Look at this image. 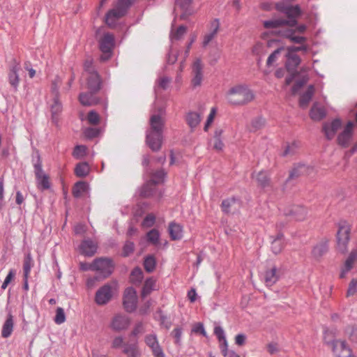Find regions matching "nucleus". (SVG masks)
<instances>
[{
  "mask_svg": "<svg viewBox=\"0 0 357 357\" xmlns=\"http://www.w3.org/2000/svg\"><path fill=\"white\" fill-rule=\"evenodd\" d=\"M165 121L160 114H153L150 118V129L146 132V143L153 151L160 149L162 142V130Z\"/></svg>",
  "mask_w": 357,
  "mask_h": 357,
  "instance_id": "nucleus-1",
  "label": "nucleus"
},
{
  "mask_svg": "<svg viewBox=\"0 0 357 357\" xmlns=\"http://www.w3.org/2000/svg\"><path fill=\"white\" fill-rule=\"evenodd\" d=\"M255 98L253 92L245 85L231 87L225 94L227 102L232 105H243L251 102Z\"/></svg>",
  "mask_w": 357,
  "mask_h": 357,
  "instance_id": "nucleus-2",
  "label": "nucleus"
},
{
  "mask_svg": "<svg viewBox=\"0 0 357 357\" xmlns=\"http://www.w3.org/2000/svg\"><path fill=\"white\" fill-rule=\"evenodd\" d=\"M130 5V0H119L116 8L110 10L107 13L105 17L106 24L110 27L114 26L116 21L124 15Z\"/></svg>",
  "mask_w": 357,
  "mask_h": 357,
  "instance_id": "nucleus-3",
  "label": "nucleus"
},
{
  "mask_svg": "<svg viewBox=\"0 0 357 357\" xmlns=\"http://www.w3.org/2000/svg\"><path fill=\"white\" fill-rule=\"evenodd\" d=\"M93 271L98 273L100 278L105 279L109 276L114 270L112 261L108 258H98L93 261Z\"/></svg>",
  "mask_w": 357,
  "mask_h": 357,
  "instance_id": "nucleus-4",
  "label": "nucleus"
},
{
  "mask_svg": "<svg viewBox=\"0 0 357 357\" xmlns=\"http://www.w3.org/2000/svg\"><path fill=\"white\" fill-rule=\"evenodd\" d=\"M36 157V160L33 162V167L38 186L41 190L48 189L50 187L49 177L43 170L42 161L38 153Z\"/></svg>",
  "mask_w": 357,
  "mask_h": 357,
  "instance_id": "nucleus-5",
  "label": "nucleus"
},
{
  "mask_svg": "<svg viewBox=\"0 0 357 357\" xmlns=\"http://www.w3.org/2000/svg\"><path fill=\"white\" fill-rule=\"evenodd\" d=\"M100 49L102 52L100 59L103 61L108 60L111 56V52L114 45V36L107 33L99 40Z\"/></svg>",
  "mask_w": 357,
  "mask_h": 357,
  "instance_id": "nucleus-6",
  "label": "nucleus"
},
{
  "mask_svg": "<svg viewBox=\"0 0 357 357\" xmlns=\"http://www.w3.org/2000/svg\"><path fill=\"white\" fill-rule=\"evenodd\" d=\"M116 286V283H113V287L109 284H106L100 288L96 294L95 300L98 305H105L108 303L113 295L114 288Z\"/></svg>",
  "mask_w": 357,
  "mask_h": 357,
  "instance_id": "nucleus-7",
  "label": "nucleus"
},
{
  "mask_svg": "<svg viewBox=\"0 0 357 357\" xmlns=\"http://www.w3.org/2000/svg\"><path fill=\"white\" fill-rule=\"evenodd\" d=\"M208 31L203 36L202 47H206L218 35L220 30V22L217 18L212 20L208 26Z\"/></svg>",
  "mask_w": 357,
  "mask_h": 357,
  "instance_id": "nucleus-8",
  "label": "nucleus"
},
{
  "mask_svg": "<svg viewBox=\"0 0 357 357\" xmlns=\"http://www.w3.org/2000/svg\"><path fill=\"white\" fill-rule=\"evenodd\" d=\"M350 229L346 225L339 227L337 234V245L340 252L344 253L347 250V245L349 241Z\"/></svg>",
  "mask_w": 357,
  "mask_h": 357,
  "instance_id": "nucleus-9",
  "label": "nucleus"
},
{
  "mask_svg": "<svg viewBox=\"0 0 357 357\" xmlns=\"http://www.w3.org/2000/svg\"><path fill=\"white\" fill-rule=\"evenodd\" d=\"M326 338L325 337L326 343L331 345L332 350L337 357H351V351L345 342L334 340L330 342L327 341Z\"/></svg>",
  "mask_w": 357,
  "mask_h": 357,
  "instance_id": "nucleus-10",
  "label": "nucleus"
},
{
  "mask_svg": "<svg viewBox=\"0 0 357 357\" xmlns=\"http://www.w3.org/2000/svg\"><path fill=\"white\" fill-rule=\"evenodd\" d=\"M137 292L132 287L126 289L123 296V306L128 312H132L137 307Z\"/></svg>",
  "mask_w": 357,
  "mask_h": 357,
  "instance_id": "nucleus-11",
  "label": "nucleus"
},
{
  "mask_svg": "<svg viewBox=\"0 0 357 357\" xmlns=\"http://www.w3.org/2000/svg\"><path fill=\"white\" fill-rule=\"evenodd\" d=\"M130 324V318L123 314H117L112 318L110 327L111 328L116 332L126 330Z\"/></svg>",
  "mask_w": 357,
  "mask_h": 357,
  "instance_id": "nucleus-12",
  "label": "nucleus"
},
{
  "mask_svg": "<svg viewBox=\"0 0 357 357\" xmlns=\"http://www.w3.org/2000/svg\"><path fill=\"white\" fill-rule=\"evenodd\" d=\"M146 344L151 349L154 357H165V354L159 344L155 334L146 335L144 338Z\"/></svg>",
  "mask_w": 357,
  "mask_h": 357,
  "instance_id": "nucleus-13",
  "label": "nucleus"
},
{
  "mask_svg": "<svg viewBox=\"0 0 357 357\" xmlns=\"http://www.w3.org/2000/svg\"><path fill=\"white\" fill-rule=\"evenodd\" d=\"M276 9L285 14L288 17L287 20H296L301 14V9L298 6H285L283 3H278L275 6Z\"/></svg>",
  "mask_w": 357,
  "mask_h": 357,
  "instance_id": "nucleus-14",
  "label": "nucleus"
},
{
  "mask_svg": "<svg viewBox=\"0 0 357 357\" xmlns=\"http://www.w3.org/2000/svg\"><path fill=\"white\" fill-rule=\"evenodd\" d=\"M297 21L295 20H286L283 19H272L270 20L264 21L263 24L264 28L267 29H277L284 25L289 27H294L296 25Z\"/></svg>",
  "mask_w": 357,
  "mask_h": 357,
  "instance_id": "nucleus-15",
  "label": "nucleus"
},
{
  "mask_svg": "<svg viewBox=\"0 0 357 357\" xmlns=\"http://www.w3.org/2000/svg\"><path fill=\"white\" fill-rule=\"evenodd\" d=\"M203 66L200 59H197L192 65V84L193 87L199 86L202 84L203 79L202 73Z\"/></svg>",
  "mask_w": 357,
  "mask_h": 357,
  "instance_id": "nucleus-16",
  "label": "nucleus"
},
{
  "mask_svg": "<svg viewBox=\"0 0 357 357\" xmlns=\"http://www.w3.org/2000/svg\"><path fill=\"white\" fill-rule=\"evenodd\" d=\"M287 215L292 216L296 220L303 221L307 215V210L303 206L294 205L285 211Z\"/></svg>",
  "mask_w": 357,
  "mask_h": 357,
  "instance_id": "nucleus-17",
  "label": "nucleus"
},
{
  "mask_svg": "<svg viewBox=\"0 0 357 357\" xmlns=\"http://www.w3.org/2000/svg\"><path fill=\"white\" fill-rule=\"evenodd\" d=\"M354 126V124L353 122L349 121L347 123V126L337 137L339 144L343 146H348L352 137Z\"/></svg>",
  "mask_w": 357,
  "mask_h": 357,
  "instance_id": "nucleus-18",
  "label": "nucleus"
},
{
  "mask_svg": "<svg viewBox=\"0 0 357 357\" xmlns=\"http://www.w3.org/2000/svg\"><path fill=\"white\" fill-rule=\"evenodd\" d=\"M80 252L86 257L95 255L97 250V243L91 239L84 240L79 246Z\"/></svg>",
  "mask_w": 357,
  "mask_h": 357,
  "instance_id": "nucleus-19",
  "label": "nucleus"
},
{
  "mask_svg": "<svg viewBox=\"0 0 357 357\" xmlns=\"http://www.w3.org/2000/svg\"><path fill=\"white\" fill-rule=\"evenodd\" d=\"M262 278L267 287L274 284L279 278L278 270L275 266H271L264 272Z\"/></svg>",
  "mask_w": 357,
  "mask_h": 357,
  "instance_id": "nucleus-20",
  "label": "nucleus"
},
{
  "mask_svg": "<svg viewBox=\"0 0 357 357\" xmlns=\"http://www.w3.org/2000/svg\"><path fill=\"white\" fill-rule=\"evenodd\" d=\"M222 210L225 213L235 212L241 207V202L238 199L231 197L222 201L221 204Z\"/></svg>",
  "mask_w": 357,
  "mask_h": 357,
  "instance_id": "nucleus-21",
  "label": "nucleus"
},
{
  "mask_svg": "<svg viewBox=\"0 0 357 357\" xmlns=\"http://www.w3.org/2000/svg\"><path fill=\"white\" fill-rule=\"evenodd\" d=\"M87 80L89 90L97 92L100 89V79L96 71L84 76Z\"/></svg>",
  "mask_w": 357,
  "mask_h": 357,
  "instance_id": "nucleus-22",
  "label": "nucleus"
},
{
  "mask_svg": "<svg viewBox=\"0 0 357 357\" xmlns=\"http://www.w3.org/2000/svg\"><path fill=\"white\" fill-rule=\"evenodd\" d=\"M96 92L89 90L87 93H81L79 96V100L82 105L91 106L98 102V99L96 96Z\"/></svg>",
  "mask_w": 357,
  "mask_h": 357,
  "instance_id": "nucleus-23",
  "label": "nucleus"
},
{
  "mask_svg": "<svg viewBox=\"0 0 357 357\" xmlns=\"http://www.w3.org/2000/svg\"><path fill=\"white\" fill-rule=\"evenodd\" d=\"M341 124V121L339 119H335L331 123L324 124L323 129L328 139H332L335 136Z\"/></svg>",
  "mask_w": 357,
  "mask_h": 357,
  "instance_id": "nucleus-24",
  "label": "nucleus"
},
{
  "mask_svg": "<svg viewBox=\"0 0 357 357\" xmlns=\"http://www.w3.org/2000/svg\"><path fill=\"white\" fill-rule=\"evenodd\" d=\"M123 353L128 357H140L141 351L137 341L124 344Z\"/></svg>",
  "mask_w": 357,
  "mask_h": 357,
  "instance_id": "nucleus-25",
  "label": "nucleus"
},
{
  "mask_svg": "<svg viewBox=\"0 0 357 357\" xmlns=\"http://www.w3.org/2000/svg\"><path fill=\"white\" fill-rule=\"evenodd\" d=\"M192 2V0H176V8H180L183 11V13L181 15V19H185L188 16L192 14L193 11L191 9Z\"/></svg>",
  "mask_w": 357,
  "mask_h": 357,
  "instance_id": "nucleus-26",
  "label": "nucleus"
},
{
  "mask_svg": "<svg viewBox=\"0 0 357 357\" xmlns=\"http://www.w3.org/2000/svg\"><path fill=\"white\" fill-rule=\"evenodd\" d=\"M274 33H278L282 37L287 38L291 42L297 44H303L306 40L305 37L294 36L295 31L292 29H287L284 31L279 30L274 31Z\"/></svg>",
  "mask_w": 357,
  "mask_h": 357,
  "instance_id": "nucleus-27",
  "label": "nucleus"
},
{
  "mask_svg": "<svg viewBox=\"0 0 357 357\" xmlns=\"http://www.w3.org/2000/svg\"><path fill=\"white\" fill-rule=\"evenodd\" d=\"M328 241L323 240L314 246L312 255L315 259H319L328 251Z\"/></svg>",
  "mask_w": 357,
  "mask_h": 357,
  "instance_id": "nucleus-28",
  "label": "nucleus"
},
{
  "mask_svg": "<svg viewBox=\"0 0 357 357\" xmlns=\"http://www.w3.org/2000/svg\"><path fill=\"white\" fill-rule=\"evenodd\" d=\"M170 238L173 241L180 240L183 237V227L178 223H169L168 228Z\"/></svg>",
  "mask_w": 357,
  "mask_h": 357,
  "instance_id": "nucleus-29",
  "label": "nucleus"
},
{
  "mask_svg": "<svg viewBox=\"0 0 357 357\" xmlns=\"http://www.w3.org/2000/svg\"><path fill=\"white\" fill-rule=\"evenodd\" d=\"M287 50V52L286 54V67L289 70H293L299 65L301 62V59L294 52L289 51V50Z\"/></svg>",
  "mask_w": 357,
  "mask_h": 357,
  "instance_id": "nucleus-30",
  "label": "nucleus"
},
{
  "mask_svg": "<svg viewBox=\"0 0 357 357\" xmlns=\"http://www.w3.org/2000/svg\"><path fill=\"white\" fill-rule=\"evenodd\" d=\"M356 261L357 251H352L342 268L340 278H343L346 276L347 273L353 268V266Z\"/></svg>",
  "mask_w": 357,
  "mask_h": 357,
  "instance_id": "nucleus-31",
  "label": "nucleus"
},
{
  "mask_svg": "<svg viewBox=\"0 0 357 357\" xmlns=\"http://www.w3.org/2000/svg\"><path fill=\"white\" fill-rule=\"evenodd\" d=\"M313 171V168L307 166L305 164L296 165L290 172L289 178H293L303 174H310Z\"/></svg>",
  "mask_w": 357,
  "mask_h": 357,
  "instance_id": "nucleus-32",
  "label": "nucleus"
},
{
  "mask_svg": "<svg viewBox=\"0 0 357 357\" xmlns=\"http://www.w3.org/2000/svg\"><path fill=\"white\" fill-rule=\"evenodd\" d=\"M14 328L13 317L11 314L7 316L5 322L3 324L1 330V336L4 338L10 337L13 333Z\"/></svg>",
  "mask_w": 357,
  "mask_h": 357,
  "instance_id": "nucleus-33",
  "label": "nucleus"
},
{
  "mask_svg": "<svg viewBox=\"0 0 357 357\" xmlns=\"http://www.w3.org/2000/svg\"><path fill=\"white\" fill-rule=\"evenodd\" d=\"M202 114L196 112H190L187 114L185 120L192 130L199 124L202 120Z\"/></svg>",
  "mask_w": 357,
  "mask_h": 357,
  "instance_id": "nucleus-34",
  "label": "nucleus"
},
{
  "mask_svg": "<svg viewBox=\"0 0 357 357\" xmlns=\"http://www.w3.org/2000/svg\"><path fill=\"white\" fill-rule=\"evenodd\" d=\"M50 109L52 112V117L54 121H56L57 115H59L62 111V105L59 101V97H57V92L56 91V97L53 98L52 102L50 103Z\"/></svg>",
  "mask_w": 357,
  "mask_h": 357,
  "instance_id": "nucleus-35",
  "label": "nucleus"
},
{
  "mask_svg": "<svg viewBox=\"0 0 357 357\" xmlns=\"http://www.w3.org/2000/svg\"><path fill=\"white\" fill-rule=\"evenodd\" d=\"M310 116L314 121H320L326 116L325 109L315 103L311 108Z\"/></svg>",
  "mask_w": 357,
  "mask_h": 357,
  "instance_id": "nucleus-36",
  "label": "nucleus"
},
{
  "mask_svg": "<svg viewBox=\"0 0 357 357\" xmlns=\"http://www.w3.org/2000/svg\"><path fill=\"white\" fill-rule=\"evenodd\" d=\"M314 92L313 85H310L307 91L303 93L300 98L299 105L301 107L305 108L307 106Z\"/></svg>",
  "mask_w": 357,
  "mask_h": 357,
  "instance_id": "nucleus-37",
  "label": "nucleus"
},
{
  "mask_svg": "<svg viewBox=\"0 0 357 357\" xmlns=\"http://www.w3.org/2000/svg\"><path fill=\"white\" fill-rule=\"evenodd\" d=\"M186 31L187 27L183 25L179 26L176 29L172 28L169 36L171 42L173 43L174 41L179 40L183 38Z\"/></svg>",
  "mask_w": 357,
  "mask_h": 357,
  "instance_id": "nucleus-38",
  "label": "nucleus"
},
{
  "mask_svg": "<svg viewBox=\"0 0 357 357\" xmlns=\"http://www.w3.org/2000/svg\"><path fill=\"white\" fill-rule=\"evenodd\" d=\"M284 241L282 234H278L271 243V250L275 255L279 254L283 249Z\"/></svg>",
  "mask_w": 357,
  "mask_h": 357,
  "instance_id": "nucleus-39",
  "label": "nucleus"
},
{
  "mask_svg": "<svg viewBox=\"0 0 357 357\" xmlns=\"http://www.w3.org/2000/svg\"><path fill=\"white\" fill-rule=\"evenodd\" d=\"M89 186L86 183L79 181L75 183L73 189V194L75 197H80L87 192Z\"/></svg>",
  "mask_w": 357,
  "mask_h": 357,
  "instance_id": "nucleus-40",
  "label": "nucleus"
},
{
  "mask_svg": "<svg viewBox=\"0 0 357 357\" xmlns=\"http://www.w3.org/2000/svg\"><path fill=\"white\" fill-rule=\"evenodd\" d=\"M20 69L18 65H15L12 67L8 75V79L10 84L16 89L19 84V75L17 71Z\"/></svg>",
  "mask_w": 357,
  "mask_h": 357,
  "instance_id": "nucleus-41",
  "label": "nucleus"
},
{
  "mask_svg": "<svg viewBox=\"0 0 357 357\" xmlns=\"http://www.w3.org/2000/svg\"><path fill=\"white\" fill-rule=\"evenodd\" d=\"M253 178L257 181L259 185L265 188L269 185V178L266 172L260 171L253 174Z\"/></svg>",
  "mask_w": 357,
  "mask_h": 357,
  "instance_id": "nucleus-42",
  "label": "nucleus"
},
{
  "mask_svg": "<svg viewBox=\"0 0 357 357\" xmlns=\"http://www.w3.org/2000/svg\"><path fill=\"white\" fill-rule=\"evenodd\" d=\"M298 149V144L294 142L292 143L287 144L284 146V151L282 153V156H292L297 153Z\"/></svg>",
  "mask_w": 357,
  "mask_h": 357,
  "instance_id": "nucleus-43",
  "label": "nucleus"
},
{
  "mask_svg": "<svg viewBox=\"0 0 357 357\" xmlns=\"http://www.w3.org/2000/svg\"><path fill=\"white\" fill-rule=\"evenodd\" d=\"M90 169L86 162L79 163L75 169V174L79 177H84L89 173Z\"/></svg>",
  "mask_w": 357,
  "mask_h": 357,
  "instance_id": "nucleus-44",
  "label": "nucleus"
},
{
  "mask_svg": "<svg viewBox=\"0 0 357 357\" xmlns=\"http://www.w3.org/2000/svg\"><path fill=\"white\" fill-rule=\"evenodd\" d=\"M33 266V261L31 256V255L29 253L26 255L24 258V266H23V270H24V278H29L31 269L32 266Z\"/></svg>",
  "mask_w": 357,
  "mask_h": 357,
  "instance_id": "nucleus-45",
  "label": "nucleus"
},
{
  "mask_svg": "<svg viewBox=\"0 0 357 357\" xmlns=\"http://www.w3.org/2000/svg\"><path fill=\"white\" fill-rule=\"evenodd\" d=\"M155 281L152 278H149L145 281L144 285L142 289V296L143 297L149 294L152 290L154 289Z\"/></svg>",
  "mask_w": 357,
  "mask_h": 357,
  "instance_id": "nucleus-46",
  "label": "nucleus"
},
{
  "mask_svg": "<svg viewBox=\"0 0 357 357\" xmlns=\"http://www.w3.org/2000/svg\"><path fill=\"white\" fill-rule=\"evenodd\" d=\"M143 279V273L140 268H135L130 275L131 281L136 284H139Z\"/></svg>",
  "mask_w": 357,
  "mask_h": 357,
  "instance_id": "nucleus-47",
  "label": "nucleus"
},
{
  "mask_svg": "<svg viewBox=\"0 0 357 357\" xmlns=\"http://www.w3.org/2000/svg\"><path fill=\"white\" fill-rule=\"evenodd\" d=\"M155 259L153 256L150 255L145 258L144 261V266L147 272L151 273L153 271L155 268Z\"/></svg>",
  "mask_w": 357,
  "mask_h": 357,
  "instance_id": "nucleus-48",
  "label": "nucleus"
},
{
  "mask_svg": "<svg viewBox=\"0 0 357 357\" xmlns=\"http://www.w3.org/2000/svg\"><path fill=\"white\" fill-rule=\"evenodd\" d=\"M264 124L265 120L263 118L257 117L252 121L250 130L251 132H255L256 130L261 128Z\"/></svg>",
  "mask_w": 357,
  "mask_h": 357,
  "instance_id": "nucleus-49",
  "label": "nucleus"
},
{
  "mask_svg": "<svg viewBox=\"0 0 357 357\" xmlns=\"http://www.w3.org/2000/svg\"><path fill=\"white\" fill-rule=\"evenodd\" d=\"M284 50L283 47H279L275 50L268 57L266 61V65L268 66H272L274 65L275 61L278 60V56L282 50Z\"/></svg>",
  "mask_w": 357,
  "mask_h": 357,
  "instance_id": "nucleus-50",
  "label": "nucleus"
},
{
  "mask_svg": "<svg viewBox=\"0 0 357 357\" xmlns=\"http://www.w3.org/2000/svg\"><path fill=\"white\" fill-rule=\"evenodd\" d=\"M54 320V322L59 325L65 322L66 314H65L64 310L62 307H59L56 308V315H55Z\"/></svg>",
  "mask_w": 357,
  "mask_h": 357,
  "instance_id": "nucleus-51",
  "label": "nucleus"
},
{
  "mask_svg": "<svg viewBox=\"0 0 357 357\" xmlns=\"http://www.w3.org/2000/svg\"><path fill=\"white\" fill-rule=\"evenodd\" d=\"M159 232L153 229L147 233V240L153 244H157L159 240Z\"/></svg>",
  "mask_w": 357,
  "mask_h": 357,
  "instance_id": "nucleus-52",
  "label": "nucleus"
},
{
  "mask_svg": "<svg viewBox=\"0 0 357 357\" xmlns=\"http://www.w3.org/2000/svg\"><path fill=\"white\" fill-rule=\"evenodd\" d=\"M86 147L83 145H77L75 147L73 155L76 158H82L85 155Z\"/></svg>",
  "mask_w": 357,
  "mask_h": 357,
  "instance_id": "nucleus-53",
  "label": "nucleus"
},
{
  "mask_svg": "<svg viewBox=\"0 0 357 357\" xmlns=\"http://www.w3.org/2000/svg\"><path fill=\"white\" fill-rule=\"evenodd\" d=\"M222 133V131H216L215 132V137L214 139L213 147L214 149L217 151H222L224 147V144L222 142V140L220 139V137L218 135H220Z\"/></svg>",
  "mask_w": 357,
  "mask_h": 357,
  "instance_id": "nucleus-54",
  "label": "nucleus"
},
{
  "mask_svg": "<svg viewBox=\"0 0 357 357\" xmlns=\"http://www.w3.org/2000/svg\"><path fill=\"white\" fill-rule=\"evenodd\" d=\"M87 120L89 123L92 125H97L100 121V116L97 112L91 110L88 114Z\"/></svg>",
  "mask_w": 357,
  "mask_h": 357,
  "instance_id": "nucleus-55",
  "label": "nucleus"
},
{
  "mask_svg": "<svg viewBox=\"0 0 357 357\" xmlns=\"http://www.w3.org/2000/svg\"><path fill=\"white\" fill-rule=\"evenodd\" d=\"M155 221V217L153 214H148L144 219L142 225L145 228L152 227Z\"/></svg>",
  "mask_w": 357,
  "mask_h": 357,
  "instance_id": "nucleus-56",
  "label": "nucleus"
},
{
  "mask_svg": "<svg viewBox=\"0 0 357 357\" xmlns=\"http://www.w3.org/2000/svg\"><path fill=\"white\" fill-rule=\"evenodd\" d=\"M84 73L83 76H85L88 74L91 73L92 72H95L94 67L93 66V61L91 59H87L84 63Z\"/></svg>",
  "mask_w": 357,
  "mask_h": 357,
  "instance_id": "nucleus-57",
  "label": "nucleus"
},
{
  "mask_svg": "<svg viewBox=\"0 0 357 357\" xmlns=\"http://www.w3.org/2000/svg\"><path fill=\"white\" fill-rule=\"evenodd\" d=\"M165 173L163 170L157 171L151 178V183L157 184L162 182Z\"/></svg>",
  "mask_w": 357,
  "mask_h": 357,
  "instance_id": "nucleus-58",
  "label": "nucleus"
},
{
  "mask_svg": "<svg viewBox=\"0 0 357 357\" xmlns=\"http://www.w3.org/2000/svg\"><path fill=\"white\" fill-rule=\"evenodd\" d=\"M217 109L215 107H212L209 115L208 116L206 122L204 126V130L207 131L211 124L213 123L215 116L216 114Z\"/></svg>",
  "mask_w": 357,
  "mask_h": 357,
  "instance_id": "nucleus-59",
  "label": "nucleus"
},
{
  "mask_svg": "<svg viewBox=\"0 0 357 357\" xmlns=\"http://www.w3.org/2000/svg\"><path fill=\"white\" fill-rule=\"evenodd\" d=\"M15 275V271L13 269L10 270L7 276L6 277L2 285H1V289H6V288L8 287V284L14 278Z\"/></svg>",
  "mask_w": 357,
  "mask_h": 357,
  "instance_id": "nucleus-60",
  "label": "nucleus"
},
{
  "mask_svg": "<svg viewBox=\"0 0 357 357\" xmlns=\"http://www.w3.org/2000/svg\"><path fill=\"white\" fill-rule=\"evenodd\" d=\"M134 243L130 241H127L123 249V256L126 257L128 256L130 254H131L134 251Z\"/></svg>",
  "mask_w": 357,
  "mask_h": 357,
  "instance_id": "nucleus-61",
  "label": "nucleus"
},
{
  "mask_svg": "<svg viewBox=\"0 0 357 357\" xmlns=\"http://www.w3.org/2000/svg\"><path fill=\"white\" fill-rule=\"evenodd\" d=\"M214 334L216 335L219 342L226 340L225 331L221 326H217L214 328Z\"/></svg>",
  "mask_w": 357,
  "mask_h": 357,
  "instance_id": "nucleus-62",
  "label": "nucleus"
},
{
  "mask_svg": "<svg viewBox=\"0 0 357 357\" xmlns=\"http://www.w3.org/2000/svg\"><path fill=\"white\" fill-rule=\"evenodd\" d=\"M124 344L123 338L121 336H116L112 340V347L114 349L123 348Z\"/></svg>",
  "mask_w": 357,
  "mask_h": 357,
  "instance_id": "nucleus-63",
  "label": "nucleus"
},
{
  "mask_svg": "<svg viewBox=\"0 0 357 357\" xmlns=\"http://www.w3.org/2000/svg\"><path fill=\"white\" fill-rule=\"evenodd\" d=\"M356 293H357V280L354 279L351 281L349 285V288L347 290V296H353Z\"/></svg>",
  "mask_w": 357,
  "mask_h": 357,
  "instance_id": "nucleus-64",
  "label": "nucleus"
}]
</instances>
